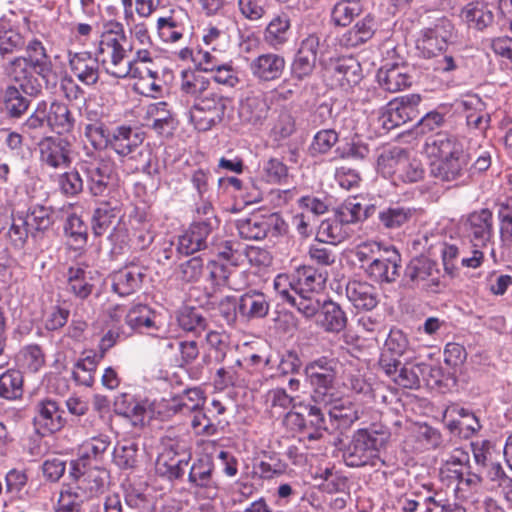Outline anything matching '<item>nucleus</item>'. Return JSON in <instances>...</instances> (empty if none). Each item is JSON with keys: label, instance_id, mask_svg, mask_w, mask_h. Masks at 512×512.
Returning a JSON list of instances; mask_svg holds the SVG:
<instances>
[{"label": "nucleus", "instance_id": "obj_1", "mask_svg": "<svg viewBox=\"0 0 512 512\" xmlns=\"http://www.w3.org/2000/svg\"><path fill=\"white\" fill-rule=\"evenodd\" d=\"M131 51L123 24L113 20L105 22L95 52L104 71L115 78H127L130 73L127 56Z\"/></svg>", "mask_w": 512, "mask_h": 512}, {"label": "nucleus", "instance_id": "obj_2", "mask_svg": "<svg viewBox=\"0 0 512 512\" xmlns=\"http://www.w3.org/2000/svg\"><path fill=\"white\" fill-rule=\"evenodd\" d=\"M24 55L14 56L2 64L3 72H10L18 81L41 82V79L48 82L53 70V63L44 43L33 38L25 42Z\"/></svg>", "mask_w": 512, "mask_h": 512}, {"label": "nucleus", "instance_id": "obj_3", "mask_svg": "<svg viewBox=\"0 0 512 512\" xmlns=\"http://www.w3.org/2000/svg\"><path fill=\"white\" fill-rule=\"evenodd\" d=\"M388 433L375 429L357 430L343 451V459L349 467L375 466L379 451L385 446Z\"/></svg>", "mask_w": 512, "mask_h": 512}, {"label": "nucleus", "instance_id": "obj_4", "mask_svg": "<svg viewBox=\"0 0 512 512\" xmlns=\"http://www.w3.org/2000/svg\"><path fill=\"white\" fill-rule=\"evenodd\" d=\"M338 366L339 361L336 358L327 356H321L306 364L304 373L315 403L327 405L332 401Z\"/></svg>", "mask_w": 512, "mask_h": 512}, {"label": "nucleus", "instance_id": "obj_5", "mask_svg": "<svg viewBox=\"0 0 512 512\" xmlns=\"http://www.w3.org/2000/svg\"><path fill=\"white\" fill-rule=\"evenodd\" d=\"M4 74L12 81L7 85L0 96V111L4 112L11 119L21 118L29 109L31 101L29 97L36 98L42 93V83L18 81L10 72Z\"/></svg>", "mask_w": 512, "mask_h": 512}, {"label": "nucleus", "instance_id": "obj_6", "mask_svg": "<svg viewBox=\"0 0 512 512\" xmlns=\"http://www.w3.org/2000/svg\"><path fill=\"white\" fill-rule=\"evenodd\" d=\"M228 98L212 86L190 108V121L199 131H208L219 124L225 115Z\"/></svg>", "mask_w": 512, "mask_h": 512}, {"label": "nucleus", "instance_id": "obj_7", "mask_svg": "<svg viewBox=\"0 0 512 512\" xmlns=\"http://www.w3.org/2000/svg\"><path fill=\"white\" fill-rule=\"evenodd\" d=\"M421 97L418 94H410L395 98L383 109L379 122L386 130H391L410 121L419 118L418 106Z\"/></svg>", "mask_w": 512, "mask_h": 512}, {"label": "nucleus", "instance_id": "obj_8", "mask_svg": "<svg viewBox=\"0 0 512 512\" xmlns=\"http://www.w3.org/2000/svg\"><path fill=\"white\" fill-rule=\"evenodd\" d=\"M473 154L467 138L450 140V182L454 186H463L472 179Z\"/></svg>", "mask_w": 512, "mask_h": 512}, {"label": "nucleus", "instance_id": "obj_9", "mask_svg": "<svg viewBox=\"0 0 512 512\" xmlns=\"http://www.w3.org/2000/svg\"><path fill=\"white\" fill-rule=\"evenodd\" d=\"M319 45L320 39L315 34L308 35L300 42L290 66L293 79L304 81L313 75L316 69Z\"/></svg>", "mask_w": 512, "mask_h": 512}, {"label": "nucleus", "instance_id": "obj_10", "mask_svg": "<svg viewBox=\"0 0 512 512\" xmlns=\"http://www.w3.org/2000/svg\"><path fill=\"white\" fill-rule=\"evenodd\" d=\"M371 264L365 265L366 276L379 284H391L394 283L400 273L401 267V256L399 252L394 248H386L379 254L378 258L370 261Z\"/></svg>", "mask_w": 512, "mask_h": 512}, {"label": "nucleus", "instance_id": "obj_11", "mask_svg": "<svg viewBox=\"0 0 512 512\" xmlns=\"http://www.w3.org/2000/svg\"><path fill=\"white\" fill-rule=\"evenodd\" d=\"M40 162L53 169L69 167L71 143L60 136H46L38 142Z\"/></svg>", "mask_w": 512, "mask_h": 512}, {"label": "nucleus", "instance_id": "obj_12", "mask_svg": "<svg viewBox=\"0 0 512 512\" xmlns=\"http://www.w3.org/2000/svg\"><path fill=\"white\" fill-rule=\"evenodd\" d=\"M404 276L412 286L421 285L426 290L438 291L439 270L436 262L425 256L412 258L405 268Z\"/></svg>", "mask_w": 512, "mask_h": 512}, {"label": "nucleus", "instance_id": "obj_13", "mask_svg": "<svg viewBox=\"0 0 512 512\" xmlns=\"http://www.w3.org/2000/svg\"><path fill=\"white\" fill-rule=\"evenodd\" d=\"M430 161V173L441 181L448 180V132L430 136L425 148Z\"/></svg>", "mask_w": 512, "mask_h": 512}, {"label": "nucleus", "instance_id": "obj_14", "mask_svg": "<svg viewBox=\"0 0 512 512\" xmlns=\"http://www.w3.org/2000/svg\"><path fill=\"white\" fill-rule=\"evenodd\" d=\"M81 169L86 175L90 193L94 196H103L108 190L111 179V163L103 158L95 157L92 160H83Z\"/></svg>", "mask_w": 512, "mask_h": 512}, {"label": "nucleus", "instance_id": "obj_15", "mask_svg": "<svg viewBox=\"0 0 512 512\" xmlns=\"http://www.w3.org/2000/svg\"><path fill=\"white\" fill-rule=\"evenodd\" d=\"M285 66L286 61L282 55L268 52L252 59L249 63V71L259 82H270L282 76Z\"/></svg>", "mask_w": 512, "mask_h": 512}, {"label": "nucleus", "instance_id": "obj_16", "mask_svg": "<svg viewBox=\"0 0 512 512\" xmlns=\"http://www.w3.org/2000/svg\"><path fill=\"white\" fill-rule=\"evenodd\" d=\"M68 63L73 75L84 85L93 86L99 80L100 61L90 52H69Z\"/></svg>", "mask_w": 512, "mask_h": 512}, {"label": "nucleus", "instance_id": "obj_17", "mask_svg": "<svg viewBox=\"0 0 512 512\" xmlns=\"http://www.w3.org/2000/svg\"><path fill=\"white\" fill-rule=\"evenodd\" d=\"M334 84L347 91L362 79L360 63L352 56L341 57L331 62L329 67Z\"/></svg>", "mask_w": 512, "mask_h": 512}, {"label": "nucleus", "instance_id": "obj_18", "mask_svg": "<svg viewBox=\"0 0 512 512\" xmlns=\"http://www.w3.org/2000/svg\"><path fill=\"white\" fill-rule=\"evenodd\" d=\"M35 424L44 428L48 433L60 431L66 424L65 411L58 402L49 397L39 400L35 405Z\"/></svg>", "mask_w": 512, "mask_h": 512}, {"label": "nucleus", "instance_id": "obj_19", "mask_svg": "<svg viewBox=\"0 0 512 512\" xmlns=\"http://www.w3.org/2000/svg\"><path fill=\"white\" fill-rule=\"evenodd\" d=\"M40 102L45 110L48 128L59 135L70 133L74 130L76 120L67 104L58 100H54L50 104L45 100Z\"/></svg>", "mask_w": 512, "mask_h": 512}, {"label": "nucleus", "instance_id": "obj_20", "mask_svg": "<svg viewBox=\"0 0 512 512\" xmlns=\"http://www.w3.org/2000/svg\"><path fill=\"white\" fill-rule=\"evenodd\" d=\"M447 46V32L444 27L439 26L426 30L423 37L417 42V48L421 51L424 57L443 58V71H448V55L446 54Z\"/></svg>", "mask_w": 512, "mask_h": 512}, {"label": "nucleus", "instance_id": "obj_21", "mask_svg": "<svg viewBox=\"0 0 512 512\" xmlns=\"http://www.w3.org/2000/svg\"><path fill=\"white\" fill-rule=\"evenodd\" d=\"M237 312L247 321L265 318L270 311V301L261 291L250 290L240 296Z\"/></svg>", "mask_w": 512, "mask_h": 512}, {"label": "nucleus", "instance_id": "obj_22", "mask_svg": "<svg viewBox=\"0 0 512 512\" xmlns=\"http://www.w3.org/2000/svg\"><path fill=\"white\" fill-rule=\"evenodd\" d=\"M214 228L210 223L193 222L189 228L179 236L177 250L185 255L193 254L207 247V239Z\"/></svg>", "mask_w": 512, "mask_h": 512}, {"label": "nucleus", "instance_id": "obj_23", "mask_svg": "<svg viewBox=\"0 0 512 512\" xmlns=\"http://www.w3.org/2000/svg\"><path fill=\"white\" fill-rule=\"evenodd\" d=\"M346 297L358 310H372L379 302L377 289L366 281H349L346 285Z\"/></svg>", "mask_w": 512, "mask_h": 512}, {"label": "nucleus", "instance_id": "obj_24", "mask_svg": "<svg viewBox=\"0 0 512 512\" xmlns=\"http://www.w3.org/2000/svg\"><path fill=\"white\" fill-rule=\"evenodd\" d=\"M143 140V133L139 129L121 125L111 133L110 146L118 155L128 156L140 147Z\"/></svg>", "mask_w": 512, "mask_h": 512}, {"label": "nucleus", "instance_id": "obj_25", "mask_svg": "<svg viewBox=\"0 0 512 512\" xmlns=\"http://www.w3.org/2000/svg\"><path fill=\"white\" fill-rule=\"evenodd\" d=\"M144 277L142 267L127 265L112 274V289L120 296L131 295L141 287Z\"/></svg>", "mask_w": 512, "mask_h": 512}, {"label": "nucleus", "instance_id": "obj_26", "mask_svg": "<svg viewBox=\"0 0 512 512\" xmlns=\"http://www.w3.org/2000/svg\"><path fill=\"white\" fill-rule=\"evenodd\" d=\"M348 319L342 307L332 301L326 300L322 303L316 324L328 333H340L346 328Z\"/></svg>", "mask_w": 512, "mask_h": 512}, {"label": "nucleus", "instance_id": "obj_27", "mask_svg": "<svg viewBox=\"0 0 512 512\" xmlns=\"http://www.w3.org/2000/svg\"><path fill=\"white\" fill-rule=\"evenodd\" d=\"M450 435L468 439L480 428L473 412L458 405H450Z\"/></svg>", "mask_w": 512, "mask_h": 512}, {"label": "nucleus", "instance_id": "obj_28", "mask_svg": "<svg viewBox=\"0 0 512 512\" xmlns=\"http://www.w3.org/2000/svg\"><path fill=\"white\" fill-rule=\"evenodd\" d=\"M451 9L453 10V15L458 13L459 18L464 23L478 30L486 28L493 22L492 11L481 2H471L465 7L453 5Z\"/></svg>", "mask_w": 512, "mask_h": 512}, {"label": "nucleus", "instance_id": "obj_29", "mask_svg": "<svg viewBox=\"0 0 512 512\" xmlns=\"http://www.w3.org/2000/svg\"><path fill=\"white\" fill-rule=\"evenodd\" d=\"M377 79L381 87L389 92H398L411 84V76L405 65H385L378 70Z\"/></svg>", "mask_w": 512, "mask_h": 512}, {"label": "nucleus", "instance_id": "obj_30", "mask_svg": "<svg viewBox=\"0 0 512 512\" xmlns=\"http://www.w3.org/2000/svg\"><path fill=\"white\" fill-rule=\"evenodd\" d=\"M211 81L199 70H183L181 72L179 91L183 97L195 103L212 87Z\"/></svg>", "mask_w": 512, "mask_h": 512}, {"label": "nucleus", "instance_id": "obj_31", "mask_svg": "<svg viewBox=\"0 0 512 512\" xmlns=\"http://www.w3.org/2000/svg\"><path fill=\"white\" fill-rule=\"evenodd\" d=\"M208 278L215 286H226L234 291L242 288L241 283L237 281L244 272L239 271L235 267L232 268L218 261H209L206 265Z\"/></svg>", "mask_w": 512, "mask_h": 512}, {"label": "nucleus", "instance_id": "obj_32", "mask_svg": "<svg viewBox=\"0 0 512 512\" xmlns=\"http://www.w3.org/2000/svg\"><path fill=\"white\" fill-rule=\"evenodd\" d=\"M270 106L264 95L248 96L241 104L240 117L244 122L261 125L268 117Z\"/></svg>", "mask_w": 512, "mask_h": 512}, {"label": "nucleus", "instance_id": "obj_33", "mask_svg": "<svg viewBox=\"0 0 512 512\" xmlns=\"http://www.w3.org/2000/svg\"><path fill=\"white\" fill-rule=\"evenodd\" d=\"M24 36L6 20H0V58L5 62L25 46Z\"/></svg>", "mask_w": 512, "mask_h": 512}, {"label": "nucleus", "instance_id": "obj_34", "mask_svg": "<svg viewBox=\"0 0 512 512\" xmlns=\"http://www.w3.org/2000/svg\"><path fill=\"white\" fill-rule=\"evenodd\" d=\"M275 216H253L237 221L239 235L248 240H261L267 236Z\"/></svg>", "mask_w": 512, "mask_h": 512}, {"label": "nucleus", "instance_id": "obj_35", "mask_svg": "<svg viewBox=\"0 0 512 512\" xmlns=\"http://www.w3.org/2000/svg\"><path fill=\"white\" fill-rule=\"evenodd\" d=\"M415 214V208L393 205L378 212L379 225L388 230L399 229L409 223Z\"/></svg>", "mask_w": 512, "mask_h": 512}, {"label": "nucleus", "instance_id": "obj_36", "mask_svg": "<svg viewBox=\"0 0 512 512\" xmlns=\"http://www.w3.org/2000/svg\"><path fill=\"white\" fill-rule=\"evenodd\" d=\"M374 32V20L371 16H366L343 33L339 41L346 48H354L366 43L373 37Z\"/></svg>", "mask_w": 512, "mask_h": 512}, {"label": "nucleus", "instance_id": "obj_37", "mask_svg": "<svg viewBox=\"0 0 512 512\" xmlns=\"http://www.w3.org/2000/svg\"><path fill=\"white\" fill-rule=\"evenodd\" d=\"M290 26V18L287 14L275 16L265 29L264 41L274 49L281 48L288 41Z\"/></svg>", "mask_w": 512, "mask_h": 512}, {"label": "nucleus", "instance_id": "obj_38", "mask_svg": "<svg viewBox=\"0 0 512 512\" xmlns=\"http://www.w3.org/2000/svg\"><path fill=\"white\" fill-rule=\"evenodd\" d=\"M298 290L306 293L320 291L327 280V273L312 266L304 265L296 270Z\"/></svg>", "mask_w": 512, "mask_h": 512}, {"label": "nucleus", "instance_id": "obj_39", "mask_svg": "<svg viewBox=\"0 0 512 512\" xmlns=\"http://www.w3.org/2000/svg\"><path fill=\"white\" fill-rule=\"evenodd\" d=\"M349 236L347 227L334 214L333 217L323 220L317 230V239L320 242L339 244Z\"/></svg>", "mask_w": 512, "mask_h": 512}, {"label": "nucleus", "instance_id": "obj_40", "mask_svg": "<svg viewBox=\"0 0 512 512\" xmlns=\"http://www.w3.org/2000/svg\"><path fill=\"white\" fill-rule=\"evenodd\" d=\"M214 463L209 455L199 457L190 467L188 480L197 487H210L213 483Z\"/></svg>", "mask_w": 512, "mask_h": 512}, {"label": "nucleus", "instance_id": "obj_41", "mask_svg": "<svg viewBox=\"0 0 512 512\" xmlns=\"http://www.w3.org/2000/svg\"><path fill=\"white\" fill-rule=\"evenodd\" d=\"M106 472L92 468L77 477V488L85 495L86 499L92 498L104 489Z\"/></svg>", "mask_w": 512, "mask_h": 512}, {"label": "nucleus", "instance_id": "obj_42", "mask_svg": "<svg viewBox=\"0 0 512 512\" xmlns=\"http://www.w3.org/2000/svg\"><path fill=\"white\" fill-rule=\"evenodd\" d=\"M331 404L328 413L331 419L338 422V427L348 428L359 419V409L348 399H339Z\"/></svg>", "mask_w": 512, "mask_h": 512}, {"label": "nucleus", "instance_id": "obj_43", "mask_svg": "<svg viewBox=\"0 0 512 512\" xmlns=\"http://www.w3.org/2000/svg\"><path fill=\"white\" fill-rule=\"evenodd\" d=\"M24 217L32 231V237L37 238L41 233L48 230L53 223L52 211L43 205L30 207Z\"/></svg>", "mask_w": 512, "mask_h": 512}, {"label": "nucleus", "instance_id": "obj_44", "mask_svg": "<svg viewBox=\"0 0 512 512\" xmlns=\"http://www.w3.org/2000/svg\"><path fill=\"white\" fill-rule=\"evenodd\" d=\"M154 233L152 231V224L143 219L142 216H134L130 219V241L132 244L144 250L153 242Z\"/></svg>", "mask_w": 512, "mask_h": 512}, {"label": "nucleus", "instance_id": "obj_45", "mask_svg": "<svg viewBox=\"0 0 512 512\" xmlns=\"http://www.w3.org/2000/svg\"><path fill=\"white\" fill-rule=\"evenodd\" d=\"M113 462L120 469H134L138 463V444L130 440L117 442L113 450Z\"/></svg>", "mask_w": 512, "mask_h": 512}, {"label": "nucleus", "instance_id": "obj_46", "mask_svg": "<svg viewBox=\"0 0 512 512\" xmlns=\"http://www.w3.org/2000/svg\"><path fill=\"white\" fill-rule=\"evenodd\" d=\"M23 395V375L19 370L9 369L0 376V397L15 400Z\"/></svg>", "mask_w": 512, "mask_h": 512}, {"label": "nucleus", "instance_id": "obj_47", "mask_svg": "<svg viewBox=\"0 0 512 512\" xmlns=\"http://www.w3.org/2000/svg\"><path fill=\"white\" fill-rule=\"evenodd\" d=\"M190 458V453H184V457L167 460V454H160L156 462V469L170 480L179 479L185 474Z\"/></svg>", "mask_w": 512, "mask_h": 512}, {"label": "nucleus", "instance_id": "obj_48", "mask_svg": "<svg viewBox=\"0 0 512 512\" xmlns=\"http://www.w3.org/2000/svg\"><path fill=\"white\" fill-rule=\"evenodd\" d=\"M471 233L474 239L485 243L492 235V213L488 209H481L472 213L468 218Z\"/></svg>", "mask_w": 512, "mask_h": 512}, {"label": "nucleus", "instance_id": "obj_49", "mask_svg": "<svg viewBox=\"0 0 512 512\" xmlns=\"http://www.w3.org/2000/svg\"><path fill=\"white\" fill-rule=\"evenodd\" d=\"M205 402L204 393L199 388H191L184 391L178 397L173 398L171 408L175 412L190 413L198 411Z\"/></svg>", "mask_w": 512, "mask_h": 512}, {"label": "nucleus", "instance_id": "obj_50", "mask_svg": "<svg viewBox=\"0 0 512 512\" xmlns=\"http://www.w3.org/2000/svg\"><path fill=\"white\" fill-rule=\"evenodd\" d=\"M177 321L179 326L188 332L200 334L207 328V319L201 311L194 307H183L179 310Z\"/></svg>", "mask_w": 512, "mask_h": 512}, {"label": "nucleus", "instance_id": "obj_51", "mask_svg": "<svg viewBox=\"0 0 512 512\" xmlns=\"http://www.w3.org/2000/svg\"><path fill=\"white\" fill-rule=\"evenodd\" d=\"M127 65H129L130 73L128 77L138 78L144 80L146 78H155L157 71L153 70L150 66H145L144 69H139V64H152L151 52L146 49H138L132 59L127 56Z\"/></svg>", "mask_w": 512, "mask_h": 512}, {"label": "nucleus", "instance_id": "obj_52", "mask_svg": "<svg viewBox=\"0 0 512 512\" xmlns=\"http://www.w3.org/2000/svg\"><path fill=\"white\" fill-rule=\"evenodd\" d=\"M116 207H112L109 203H102L95 209L92 216V230L95 236H102L114 224L118 216Z\"/></svg>", "mask_w": 512, "mask_h": 512}, {"label": "nucleus", "instance_id": "obj_53", "mask_svg": "<svg viewBox=\"0 0 512 512\" xmlns=\"http://www.w3.org/2000/svg\"><path fill=\"white\" fill-rule=\"evenodd\" d=\"M64 232L69 239V244L75 249L83 247L87 242L88 227L76 214H70L66 218Z\"/></svg>", "mask_w": 512, "mask_h": 512}, {"label": "nucleus", "instance_id": "obj_54", "mask_svg": "<svg viewBox=\"0 0 512 512\" xmlns=\"http://www.w3.org/2000/svg\"><path fill=\"white\" fill-rule=\"evenodd\" d=\"M304 414L305 428L304 435L309 440H317L322 437L323 432L327 430L326 422L321 409L317 406H308Z\"/></svg>", "mask_w": 512, "mask_h": 512}, {"label": "nucleus", "instance_id": "obj_55", "mask_svg": "<svg viewBox=\"0 0 512 512\" xmlns=\"http://www.w3.org/2000/svg\"><path fill=\"white\" fill-rule=\"evenodd\" d=\"M360 0H342L332 10V20L335 25L347 26L362 13Z\"/></svg>", "mask_w": 512, "mask_h": 512}, {"label": "nucleus", "instance_id": "obj_56", "mask_svg": "<svg viewBox=\"0 0 512 512\" xmlns=\"http://www.w3.org/2000/svg\"><path fill=\"white\" fill-rule=\"evenodd\" d=\"M85 500V495L77 487L63 485L55 512H81Z\"/></svg>", "mask_w": 512, "mask_h": 512}, {"label": "nucleus", "instance_id": "obj_57", "mask_svg": "<svg viewBox=\"0 0 512 512\" xmlns=\"http://www.w3.org/2000/svg\"><path fill=\"white\" fill-rule=\"evenodd\" d=\"M126 324L133 330L142 331L154 326L153 312L144 304L132 306L125 316Z\"/></svg>", "mask_w": 512, "mask_h": 512}, {"label": "nucleus", "instance_id": "obj_58", "mask_svg": "<svg viewBox=\"0 0 512 512\" xmlns=\"http://www.w3.org/2000/svg\"><path fill=\"white\" fill-rule=\"evenodd\" d=\"M226 359L227 364L219 368L216 372V384L221 388L240 385L242 380L240 374L242 363L240 359H232L229 356Z\"/></svg>", "mask_w": 512, "mask_h": 512}, {"label": "nucleus", "instance_id": "obj_59", "mask_svg": "<svg viewBox=\"0 0 512 512\" xmlns=\"http://www.w3.org/2000/svg\"><path fill=\"white\" fill-rule=\"evenodd\" d=\"M408 152L400 147H394L378 158V167L384 174L398 176L400 167L405 163Z\"/></svg>", "mask_w": 512, "mask_h": 512}, {"label": "nucleus", "instance_id": "obj_60", "mask_svg": "<svg viewBox=\"0 0 512 512\" xmlns=\"http://www.w3.org/2000/svg\"><path fill=\"white\" fill-rule=\"evenodd\" d=\"M157 28L159 36L164 42L175 43L183 36L184 26L174 11L168 17L159 18Z\"/></svg>", "mask_w": 512, "mask_h": 512}, {"label": "nucleus", "instance_id": "obj_61", "mask_svg": "<svg viewBox=\"0 0 512 512\" xmlns=\"http://www.w3.org/2000/svg\"><path fill=\"white\" fill-rule=\"evenodd\" d=\"M48 128L45 110L39 101L32 114L21 125V130L30 138L35 139L41 136Z\"/></svg>", "mask_w": 512, "mask_h": 512}, {"label": "nucleus", "instance_id": "obj_62", "mask_svg": "<svg viewBox=\"0 0 512 512\" xmlns=\"http://www.w3.org/2000/svg\"><path fill=\"white\" fill-rule=\"evenodd\" d=\"M290 305L295 307L297 311L307 319L313 317L317 318L322 307V303L318 298L311 293L302 291H299L297 295L292 298Z\"/></svg>", "mask_w": 512, "mask_h": 512}, {"label": "nucleus", "instance_id": "obj_63", "mask_svg": "<svg viewBox=\"0 0 512 512\" xmlns=\"http://www.w3.org/2000/svg\"><path fill=\"white\" fill-rule=\"evenodd\" d=\"M70 291L80 299H86L93 290V285L87 280L86 271L80 267L68 270Z\"/></svg>", "mask_w": 512, "mask_h": 512}, {"label": "nucleus", "instance_id": "obj_64", "mask_svg": "<svg viewBox=\"0 0 512 512\" xmlns=\"http://www.w3.org/2000/svg\"><path fill=\"white\" fill-rule=\"evenodd\" d=\"M11 220L8 236L14 246L21 248L26 243L28 236H32V231L24 217V212H17Z\"/></svg>", "mask_w": 512, "mask_h": 512}]
</instances>
